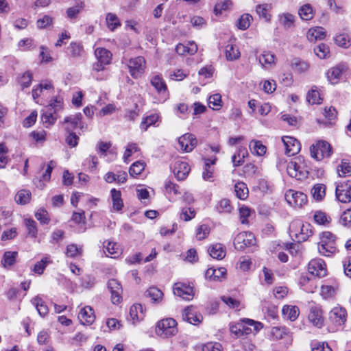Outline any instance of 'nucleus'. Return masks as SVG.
Returning a JSON list of instances; mask_svg holds the SVG:
<instances>
[{"label": "nucleus", "instance_id": "40", "mask_svg": "<svg viewBox=\"0 0 351 351\" xmlns=\"http://www.w3.org/2000/svg\"><path fill=\"white\" fill-rule=\"evenodd\" d=\"M17 256V252H5L3 254V267L7 269L12 267L16 263Z\"/></svg>", "mask_w": 351, "mask_h": 351}, {"label": "nucleus", "instance_id": "62", "mask_svg": "<svg viewBox=\"0 0 351 351\" xmlns=\"http://www.w3.org/2000/svg\"><path fill=\"white\" fill-rule=\"evenodd\" d=\"M139 147H138L137 144L131 143H129L125 149V151L123 154V160L125 162H128V159L129 157H130L133 154L138 152Z\"/></svg>", "mask_w": 351, "mask_h": 351}, {"label": "nucleus", "instance_id": "19", "mask_svg": "<svg viewBox=\"0 0 351 351\" xmlns=\"http://www.w3.org/2000/svg\"><path fill=\"white\" fill-rule=\"evenodd\" d=\"M308 320L314 326L321 328L324 325L323 312L320 307L311 306L308 315Z\"/></svg>", "mask_w": 351, "mask_h": 351}, {"label": "nucleus", "instance_id": "18", "mask_svg": "<svg viewBox=\"0 0 351 351\" xmlns=\"http://www.w3.org/2000/svg\"><path fill=\"white\" fill-rule=\"evenodd\" d=\"M111 293V300L113 304H119L122 300L123 289L120 282L116 279H110L108 283Z\"/></svg>", "mask_w": 351, "mask_h": 351}, {"label": "nucleus", "instance_id": "8", "mask_svg": "<svg viewBox=\"0 0 351 351\" xmlns=\"http://www.w3.org/2000/svg\"><path fill=\"white\" fill-rule=\"evenodd\" d=\"M128 67L131 76L137 79L142 76L146 69V61L142 56H138L129 60Z\"/></svg>", "mask_w": 351, "mask_h": 351}, {"label": "nucleus", "instance_id": "60", "mask_svg": "<svg viewBox=\"0 0 351 351\" xmlns=\"http://www.w3.org/2000/svg\"><path fill=\"white\" fill-rule=\"evenodd\" d=\"M82 253V247H77L75 244L68 245L66 247V254L69 257L74 258L80 256Z\"/></svg>", "mask_w": 351, "mask_h": 351}, {"label": "nucleus", "instance_id": "48", "mask_svg": "<svg viewBox=\"0 0 351 351\" xmlns=\"http://www.w3.org/2000/svg\"><path fill=\"white\" fill-rule=\"evenodd\" d=\"M106 21L108 28L111 31L114 30L121 25L119 18L113 13H108L106 14Z\"/></svg>", "mask_w": 351, "mask_h": 351}, {"label": "nucleus", "instance_id": "23", "mask_svg": "<svg viewBox=\"0 0 351 351\" xmlns=\"http://www.w3.org/2000/svg\"><path fill=\"white\" fill-rule=\"evenodd\" d=\"M84 53L83 45L78 42H71L66 48L67 56L71 58H80L83 56Z\"/></svg>", "mask_w": 351, "mask_h": 351}, {"label": "nucleus", "instance_id": "24", "mask_svg": "<svg viewBox=\"0 0 351 351\" xmlns=\"http://www.w3.org/2000/svg\"><path fill=\"white\" fill-rule=\"evenodd\" d=\"M176 51L181 56L193 55L197 51V45L193 41L189 42L186 45L178 44L176 47Z\"/></svg>", "mask_w": 351, "mask_h": 351}, {"label": "nucleus", "instance_id": "61", "mask_svg": "<svg viewBox=\"0 0 351 351\" xmlns=\"http://www.w3.org/2000/svg\"><path fill=\"white\" fill-rule=\"evenodd\" d=\"M269 5L267 4L258 5L256 8V12L258 15L265 21H270V14L268 13Z\"/></svg>", "mask_w": 351, "mask_h": 351}, {"label": "nucleus", "instance_id": "27", "mask_svg": "<svg viewBox=\"0 0 351 351\" xmlns=\"http://www.w3.org/2000/svg\"><path fill=\"white\" fill-rule=\"evenodd\" d=\"M41 119L43 123L47 125V127L53 125L57 119L56 110L46 107L42 113Z\"/></svg>", "mask_w": 351, "mask_h": 351}, {"label": "nucleus", "instance_id": "22", "mask_svg": "<svg viewBox=\"0 0 351 351\" xmlns=\"http://www.w3.org/2000/svg\"><path fill=\"white\" fill-rule=\"evenodd\" d=\"M78 319L83 325L92 324L95 319L93 309L90 306L82 308L78 314Z\"/></svg>", "mask_w": 351, "mask_h": 351}, {"label": "nucleus", "instance_id": "7", "mask_svg": "<svg viewBox=\"0 0 351 351\" xmlns=\"http://www.w3.org/2000/svg\"><path fill=\"white\" fill-rule=\"evenodd\" d=\"M95 54L97 62L93 64V69L95 71L99 72L104 70L106 65L110 64L112 54L109 50L101 47L97 48Z\"/></svg>", "mask_w": 351, "mask_h": 351}, {"label": "nucleus", "instance_id": "44", "mask_svg": "<svg viewBox=\"0 0 351 351\" xmlns=\"http://www.w3.org/2000/svg\"><path fill=\"white\" fill-rule=\"evenodd\" d=\"M32 73L29 71H27L18 76L17 80L22 89L29 87L32 81Z\"/></svg>", "mask_w": 351, "mask_h": 351}, {"label": "nucleus", "instance_id": "12", "mask_svg": "<svg viewBox=\"0 0 351 351\" xmlns=\"http://www.w3.org/2000/svg\"><path fill=\"white\" fill-rule=\"evenodd\" d=\"M173 293L175 295L182 298L183 300H191L194 297L193 287L189 284L178 282L173 285Z\"/></svg>", "mask_w": 351, "mask_h": 351}, {"label": "nucleus", "instance_id": "2", "mask_svg": "<svg viewBox=\"0 0 351 351\" xmlns=\"http://www.w3.org/2000/svg\"><path fill=\"white\" fill-rule=\"evenodd\" d=\"M310 169L308 162L302 156L292 159L287 166L289 176L298 180H304L307 178Z\"/></svg>", "mask_w": 351, "mask_h": 351}, {"label": "nucleus", "instance_id": "49", "mask_svg": "<svg viewBox=\"0 0 351 351\" xmlns=\"http://www.w3.org/2000/svg\"><path fill=\"white\" fill-rule=\"evenodd\" d=\"M313 217L315 221L319 225L326 226L331 221V218L326 213L320 210L316 211Z\"/></svg>", "mask_w": 351, "mask_h": 351}, {"label": "nucleus", "instance_id": "35", "mask_svg": "<svg viewBox=\"0 0 351 351\" xmlns=\"http://www.w3.org/2000/svg\"><path fill=\"white\" fill-rule=\"evenodd\" d=\"M32 303L36 306L39 315L45 317L48 314L49 309L45 302L39 296H36L32 300Z\"/></svg>", "mask_w": 351, "mask_h": 351}, {"label": "nucleus", "instance_id": "32", "mask_svg": "<svg viewBox=\"0 0 351 351\" xmlns=\"http://www.w3.org/2000/svg\"><path fill=\"white\" fill-rule=\"evenodd\" d=\"M326 36V32L322 27H316L315 28L310 29L308 32L306 37L311 42H314L317 40H322Z\"/></svg>", "mask_w": 351, "mask_h": 351}, {"label": "nucleus", "instance_id": "15", "mask_svg": "<svg viewBox=\"0 0 351 351\" xmlns=\"http://www.w3.org/2000/svg\"><path fill=\"white\" fill-rule=\"evenodd\" d=\"M347 311L340 306H335L329 313V319L337 326H342L347 320Z\"/></svg>", "mask_w": 351, "mask_h": 351}, {"label": "nucleus", "instance_id": "29", "mask_svg": "<svg viewBox=\"0 0 351 351\" xmlns=\"http://www.w3.org/2000/svg\"><path fill=\"white\" fill-rule=\"evenodd\" d=\"M208 252L211 257L221 260L226 256V248L221 243H215L209 247Z\"/></svg>", "mask_w": 351, "mask_h": 351}, {"label": "nucleus", "instance_id": "51", "mask_svg": "<svg viewBox=\"0 0 351 351\" xmlns=\"http://www.w3.org/2000/svg\"><path fill=\"white\" fill-rule=\"evenodd\" d=\"M84 7V3L83 1H80L77 3V4L74 6H72L67 9L66 14L68 18L70 19H73L77 18V14L80 12L81 10Z\"/></svg>", "mask_w": 351, "mask_h": 351}, {"label": "nucleus", "instance_id": "25", "mask_svg": "<svg viewBox=\"0 0 351 351\" xmlns=\"http://www.w3.org/2000/svg\"><path fill=\"white\" fill-rule=\"evenodd\" d=\"M282 314L284 319L294 322L300 315V310L297 306L285 305L282 309Z\"/></svg>", "mask_w": 351, "mask_h": 351}, {"label": "nucleus", "instance_id": "58", "mask_svg": "<svg viewBox=\"0 0 351 351\" xmlns=\"http://www.w3.org/2000/svg\"><path fill=\"white\" fill-rule=\"evenodd\" d=\"M195 210L190 207L182 208L180 218L184 221H188L193 219L195 217Z\"/></svg>", "mask_w": 351, "mask_h": 351}, {"label": "nucleus", "instance_id": "53", "mask_svg": "<svg viewBox=\"0 0 351 351\" xmlns=\"http://www.w3.org/2000/svg\"><path fill=\"white\" fill-rule=\"evenodd\" d=\"M145 164L141 161H136L134 162L129 169V173L132 177H136L140 175L144 170Z\"/></svg>", "mask_w": 351, "mask_h": 351}, {"label": "nucleus", "instance_id": "54", "mask_svg": "<svg viewBox=\"0 0 351 351\" xmlns=\"http://www.w3.org/2000/svg\"><path fill=\"white\" fill-rule=\"evenodd\" d=\"M252 20V16L250 14H244L238 20L237 26L240 29L245 30L250 27Z\"/></svg>", "mask_w": 351, "mask_h": 351}, {"label": "nucleus", "instance_id": "10", "mask_svg": "<svg viewBox=\"0 0 351 351\" xmlns=\"http://www.w3.org/2000/svg\"><path fill=\"white\" fill-rule=\"evenodd\" d=\"M336 197L343 203L351 201V180L339 182L336 186Z\"/></svg>", "mask_w": 351, "mask_h": 351}, {"label": "nucleus", "instance_id": "47", "mask_svg": "<svg viewBox=\"0 0 351 351\" xmlns=\"http://www.w3.org/2000/svg\"><path fill=\"white\" fill-rule=\"evenodd\" d=\"M208 106L215 110H218L222 107L221 96L219 93L210 95L208 101Z\"/></svg>", "mask_w": 351, "mask_h": 351}, {"label": "nucleus", "instance_id": "42", "mask_svg": "<svg viewBox=\"0 0 351 351\" xmlns=\"http://www.w3.org/2000/svg\"><path fill=\"white\" fill-rule=\"evenodd\" d=\"M311 194L313 197L316 201H321L326 195V186L323 184H317L313 186L311 189Z\"/></svg>", "mask_w": 351, "mask_h": 351}, {"label": "nucleus", "instance_id": "6", "mask_svg": "<svg viewBox=\"0 0 351 351\" xmlns=\"http://www.w3.org/2000/svg\"><path fill=\"white\" fill-rule=\"evenodd\" d=\"M177 322L172 318H166L158 322L156 332L162 337H169L176 334Z\"/></svg>", "mask_w": 351, "mask_h": 351}, {"label": "nucleus", "instance_id": "52", "mask_svg": "<svg viewBox=\"0 0 351 351\" xmlns=\"http://www.w3.org/2000/svg\"><path fill=\"white\" fill-rule=\"evenodd\" d=\"M279 20L285 28H290L294 24L295 16L289 13H284L279 16Z\"/></svg>", "mask_w": 351, "mask_h": 351}, {"label": "nucleus", "instance_id": "39", "mask_svg": "<svg viewBox=\"0 0 351 351\" xmlns=\"http://www.w3.org/2000/svg\"><path fill=\"white\" fill-rule=\"evenodd\" d=\"M251 152L257 156H263L265 154L267 148L259 141L252 140L249 145Z\"/></svg>", "mask_w": 351, "mask_h": 351}, {"label": "nucleus", "instance_id": "30", "mask_svg": "<svg viewBox=\"0 0 351 351\" xmlns=\"http://www.w3.org/2000/svg\"><path fill=\"white\" fill-rule=\"evenodd\" d=\"M130 316L135 324L136 322L143 319L145 317V309L140 304H134L130 307Z\"/></svg>", "mask_w": 351, "mask_h": 351}, {"label": "nucleus", "instance_id": "59", "mask_svg": "<svg viewBox=\"0 0 351 351\" xmlns=\"http://www.w3.org/2000/svg\"><path fill=\"white\" fill-rule=\"evenodd\" d=\"M314 52L321 59L326 58L329 54V49L325 44H319L314 48Z\"/></svg>", "mask_w": 351, "mask_h": 351}, {"label": "nucleus", "instance_id": "56", "mask_svg": "<svg viewBox=\"0 0 351 351\" xmlns=\"http://www.w3.org/2000/svg\"><path fill=\"white\" fill-rule=\"evenodd\" d=\"M337 171L339 177L351 176V166L345 161H341V163L337 167Z\"/></svg>", "mask_w": 351, "mask_h": 351}, {"label": "nucleus", "instance_id": "34", "mask_svg": "<svg viewBox=\"0 0 351 351\" xmlns=\"http://www.w3.org/2000/svg\"><path fill=\"white\" fill-rule=\"evenodd\" d=\"M240 51L237 47L232 44H228L225 49V56L228 61H234L240 57Z\"/></svg>", "mask_w": 351, "mask_h": 351}, {"label": "nucleus", "instance_id": "9", "mask_svg": "<svg viewBox=\"0 0 351 351\" xmlns=\"http://www.w3.org/2000/svg\"><path fill=\"white\" fill-rule=\"evenodd\" d=\"M256 239L252 232H242L234 238V245L236 249L243 250L247 247L255 245Z\"/></svg>", "mask_w": 351, "mask_h": 351}, {"label": "nucleus", "instance_id": "63", "mask_svg": "<svg viewBox=\"0 0 351 351\" xmlns=\"http://www.w3.org/2000/svg\"><path fill=\"white\" fill-rule=\"evenodd\" d=\"M222 301L230 308H234L239 310L241 306V302L239 300L233 298L230 296H222Z\"/></svg>", "mask_w": 351, "mask_h": 351}, {"label": "nucleus", "instance_id": "26", "mask_svg": "<svg viewBox=\"0 0 351 351\" xmlns=\"http://www.w3.org/2000/svg\"><path fill=\"white\" fill-rule=\"evenodd\" d=\"M258 61L263 69H269L276 64V56L270 51H264L259 57Z\"/></svg>", "mask_w": 351, "mask_h": 351}, {"label": "nucleus", "instance_id": "64", "mask_svg": "<svg viewBox=\"0 0 351 351\" xmlns=\"http://www.w3.org/2000/svg\"><path fill=\"white\" fill-rule=\"evenodd\" d=\"M311 346L312 351H332L328 343L325 342L313 341Z\"/></svg>", "mask_w": 351, "mask_h": 351}, {"label": "nucleus", "instance_id": "37", "mask_svg": "<svg viewBox=\"0 0 351 351\" xmlns=\"http://www.w3.org/2000/svg\"><path fill=\"white\" fill-rule=\"evenodd\" d=\"M306 101L311 104H319L322 101V97L316 86L312 88L307 93Z\"/></svg>", "mask_w": 351, "mask_h": 351}, {"label": "nucleus", "instance_id": "28", "mask_svg": "<svg viewBox=\"0 0 351 351\" xmlns=\"http://www.w3.org/2000/svg\"><path fill=\"white\" fill-rule=\"evenodd\" d=\"M110 195L112 203V209L114 211L119 212L123 207V202L121 198V192L116 189L110 191Z\"/></svg>", "mask_w": 351, "mask_h": 351}, {"label": "nucleus", "instance_id": "17", "mask_svg": "<svg viewBox=\"0 0 351 351\" xmlns=\"http://www.w3.org/2000/svg\"><path fill=\"white\" fill-rule=\"evenodd\" d=\"M282 141L285 147V153L289 156L297 154L301 148L300 142L295 138L289 136H283Z\"/></svg>", "mask_w": 351, "mask_h": 351}, {"label": "nucleus", "instance_id": "20", "mask_svg": "<svg viewBox=\"0 0 351 351\" xmlns=\"http://www.w3.org/2000/svg\"><path fill=\"white\" fill-rule=\"evenodd\" d=\"M191 170L189 164L182 160H177L173 165V172L179 180L186 178Z\"/></svg>", "mask_w": 351, "mask_h": 351}, {"label": "nucleus", "instance_id": "21", "mask_svg": "<svg viewBox=\"0 0 351 351\" xmlns=\"http://www.w3.org/2000/svg\"><path fill=\"white\" fill-rule=\"evenodd\" d=\"M182 319L191 324L197 325L202 322V316L196 312L193 306H188L184 310Z\"/></svg>", "mask_w": 351, "mask_h": 351}, {"label": "nucleus", "instance_id": "1", "mask_svg": "<svg viewBox=\"0 0 351 351\" xmlns=\"http://www.w3.org/2000/svg\"><path fill=\"white\" fill-rule=\"evenodd\" d=\"M263 327L262 323L247 318H243L238 322L230 324V330L237 337L247 335L253 332H258Z\"/></svg>", "mask_w": 351, "mask_h": 351}, {"label": "nucleus", "instance_id": "4", "mask_svg": "<svg viewBox=\"0 0 351 351\" xmlns=\"http://www.w3.org/2000/svg\"><path fill=\"white\" fill-rule=\"evenodd\" d=\"M319 253L324 256H330L337 251L336 237L330 232H323L317 245Z\"/></svg>", "mask_w": 351, "mask_h": 351}, {"label": "nucleus", "instance_id": "38", "mask_svg": "<svg viewBox=\"0 0 351 351\" xmlns=\"http://www.w3.org/2000/svg\"><path fill=\"white\" fill-rule=\"evenodd\" d=\"M343 73V69L340 66L331 68L327 72V77L330 82L335 84L338 82Z\"/></svg>", "mask_w": 351, "mask_h": 351}, {"label": "nucleus", "instance_id": "16", "mask_svg": "<svg viewBox=\"0 0 351 351\" xmlns=\"http://www.w3.org/2000/svg\"><path fill=\"white\" fill-rule=\"evenodd\" d=\"M82 116L80 113L65 117L63 122L65 125V130L67 132H70L76 128H80L82 131H84L86 129V126L82 121Z\"/></svg>", "mask_w": 351, "mask_h": 351}, {"label": "nucleus", "instance_id": "36", "mask_svg": "<svg viewBox=\"0 0 351 351\" xmlns=\"http://www.w3.org/2000/svg\"><path fill=\"white\" fill-rule=\"evenodd\" d=\"M145 295L150 298L153 302L159 303L162 300L163 293L159 289L152 287L145 291Z\"/></svg>", "mask_w": 351, "mask_h": 351}, {"label": "nucleus", "instance_id": "41", "mask_svg": "<svg viewBox=\"0 0 351 351\" xmlns=\"http://www.w3.org/2000/svg\"><path fill=\"white\" fill-rule=\"evenodd\" d=\"M234 191L236 196L240 199L244 200L248 197V189L243 182H239L234 184Z\"/></svg>", "mask_w": 351, "mask_h": 351}, {"label": "nucleus", "instance_id": "13", "mask_svg": "<svg viewBox=\"0 0 351 351\" xmlns=\"http://www.w3.org/2000/svg\"><path fill=\"white\" fill-rule=\"evenodd\" d=\"M179 149L184 152H191L196 147L197 141L191 133H186L178 138Z\"/></svg>", "mask_w": 351, "mask_h": 351}, {"label": "nucleus", "instance_id": "55", "mask_svg": "<svg viewBox=\"0 0 351 351\" xmlns=\"http://www.w3.org/2000/svg\"><path fill=\"white\" fill-rule=\"evenodd\" d=\"M231 5L232 1L230 0H223L215 5L214 12L216 15L221 14L223 11L229 9Z\"/></svg>", "mask_w": 351, "mask_h": 351}, {"label": "nucleus", "instance_id": "14", "mask_svg": "<svg viewBox=\"0 0 351 351\" xmlns=\"http://www.w3.org/2000/svg\"><path fill=\"white\" fill-rule=\"evenodd\" d=\"M287 202L294 207L300 208L307 202V196L300 191L289 190L285 193Z\"/></svg>", "mask_w": 351, "mask_h": 351}, {"label": "nucleus", "instance_id": "33", "mask_svg": "<svg viewBox=\"0 0 351 351\" xmlns=\"http://www.w3.org/2000/svg\"><path fill=\"white\" fill-rule=\"evenodd\" d=\"M151 84L160 94H165L167 88L163 79L158 75L153 76L151 79Z\"/></svg>", "mask_w": 351, "mask_h": 351}, {"label": "nucleus", "instance_id": "46", "mask_svg": "<svg viewBox=\"0 0 351 351\" xmlns=\"http://www.w3.org/2000/svg\"><path fill=\"white\" fill-rule=\"evenodd\" d=\"M216 210L219 213H230L233 210V207L230 204V201L228 199H222L216 204Z\"/></svg>", "mask_w": 351, "mask_h": 351}, {"label": "nucleus", "instance_id": "57", "mask_svg": "<svg viewBox=\"0 0 351 351\" xmlns=\"http://www.w3.org/2000/svg\"><path fill=\"white\" fill-rule=\"evenodd\" d=\"M288 329L285 327H273L271 330V336L276 339H281L288 335Z\"/></svg>", "mask_w": 351, "mask_h": 351}, {"label": "nucleus", "instance_id": "3", "mask_svg": "<svg viewBox=\"0 0 351 351\" xmlns=\"http://www.w3.org/2000/svg\"><path fill=\"white\" fill-rule=\"evenodd\" d=\"M289 232L292 240L298 243L305 241L312 235L311 225L298 219L290 223Z\"/></svg>", "mask_w": 351, "mask_h": 351}, {"label": "nucleus", "instance_id": "11", "mask_svg": "<svg viewBox=\"0 0 351 351\" xmlns=\"http://www.w3.org/2000/svg\"><path fill=\"white\" fill-rule=\"evenodd\" d=\"M308 271L312 276L322 278L326 276V265L324 260L321 258L312 259L308 265Z\"/></svg>", "mask_w": 351, "mask_h": 351}, {"label": "nucleus", "instance_id": "31", "mask_svg": "<svg viewBox=\"0 0 351 351\" xmlns=\"http://www.w3.org/2000/svg\"><path fill=\"white\" fill-rule=\"evenodd\" d=\"M226 269L224 267L214 269L208 268L205 272L206 278L210 280H221L226 274Z\"/></svg>", "mask_w": 351, "mask_h": 351}, {"label": "nucleus", "instance_id": "5", "mask_svg": "<svg viewBox=\"0 0 351 351\" xmlns=\"http://www.w3.org/2000/svg\"><path fill=\"white\" fill-rule=\"evenodd\" d=\"M311 156L317 161L328 158L332 153L331 145L325 141H318L310 147Z\"/></svg>", "mask_w": 351, "mask_h": 351}, {"label": "nucleus", "instance_id": "43", "mask_svg": "<svg viewBox=\"0 0 351 351\" xmlns=\"http://www.w3.org/2000/svg\"><path fill=\"white\" fill-rule=\"evenodd\" d=\"M32 193L29 190L22 189L16 194L15 201L19 204H26L30 201Z\"/></svg>", "mask_w": 351, "mask_h": 351}, {"label": "nucleus", "instance_id": "50", "mask_svg": "<svg viewBox=\"0 0 351 351\" xmlns=\"http://www.w3.org/2000/svg\"><path fill=\"white\" fill-rule=\"evenodd\" d=\"M159 119V116L157 114H153L145 117L141 123V129L143 131H146L147 128L155 124Z\"/></svg>", "mask_w": 351, "mask_h": 351}, {"label": "nucleus", "instance_id": "45", "mask_svg": "<svg viewBox=\"0 0 351 351\" xmlns=\"http://www.w3.org/2000/svg\"><path fill=\"white\" fill-rule=\"evenodd\" d=\"M298 14L302 20H311L313 17V7L310 4H305L300 7Z\"/></svg>", "mask_w": 351, "mask_h": 351}]
</instances>
